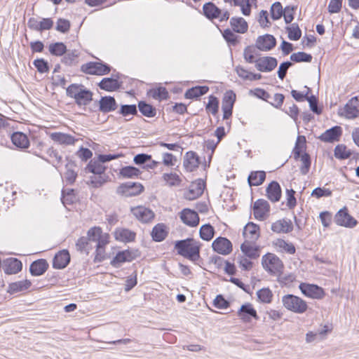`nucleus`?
Listing matches in <instances>:
<instances>
[{"label":"nucleus","instance_id":"obj_1","mask_svg":"<svg viewBox=\"0 0 359 359\" xmlns=\"http://www.w3.org/2000/svg\"><path fill=\"white\" fill-rule=\"evenodd\" d=\"M175 248L178 255L193 262L198 260L200 257V245L194 238L177 241Z\"/></svg>","mask_w":359,"mask_h":359},{"label":"nucleus","instance_id":"obj_2","mask_svg":"<svg viewBox=\"0 0 359 359\" xmlns=\"http://www.w3.org/2000/svg\"><path fill=\"white\" fill-rule=\"evenodd\" d=\"M66 93L68 97L74 98L79 107L87 106L93 100V93L82 84H71L66 88Z\"/></svg>","mask_w":359,"mask_h":359},{"label":"nucleus","instance_id":"obj_3","mask_svg":"<svg viewBox=\"0 0 359 359\" xmlns=\"http://www.w3.org/2000/svg\"><path fill=\"white\" fill-rule=\"evenodd\" d=\"M262 264L266 271L270 275L280 278L284 269L282 260L275 254L267 253L262 258Z\"/></svg>","mask_w":359,"mask_h":359},{"label":"nucleus","instance_id":"obj_4","mask_svg":"<svg viewBox=\"0 0 359 359\" xmlns=\"http://www.w3.org/2000/svg\"><path fill=\"white\" fill-rule=\"evenodd\" d=\"M282 304L288 311L302 314L306 311L308 305L302 298L294 294H285L282 297Z\"/></svg>","mask_w":359,"mask_h":359},{"label":"nucleus","instance_id":"obj_5","mask_svg":"<svg viewBox=\"0 0 359 359\" xmlns=\"http://www.w3.org/2000/svg\"><path fill=\"white\" fill-rule=\"evenodd\" d=\"M301 140H302V145L304 146L306 142L305 137L304 136H298L297 142L295 144V147L294 149V156L295 158H298L301 157V161L302 163V166L300 167V172L302 175H306L311 167V158L309 154L304 153L301 155L302 153V147H300Z\"/></svg>","mask_w":359,"mask_h":359},{"label":"nucleus","instance_id":"obj_6","mask_svg":"<svg viewBox=\"0 0 359 359\" xmlns=\"http://www.w3.org/2000/svg\"><path fill=\"white\" fill-rule=\"evenodd\" d=\"M144 187L139 182H127L119 185L116 189L117 194L124 197H132L140 194Z\"/></svg>","mask_w":359,"mask_h":359},{"label":"nucleus","instance_id":"obj_7","mask_svg":"<svg viewBox=\"0 0 359 359\" xmlns=\"http://www.w3.org/2000/svg\"><path fill=\"white\" fill-rule=\"evenodd\" d=\"M81 70L86 74L102 76L111 71V67L101 62H90L81 66Z\"/></svg>","mask_w":359,"mask_h":359},{"label":"nucleus","instance_id":"obj_8","mask_svg":"<svg viewBox=\"0 0 359 359\" xmlns=\"http://www.w3.org/2000/svg\"><path fill=\"white\" fill-rule=\"evenodd\" d=\"M335 223L341 226L353 228L356 226L357 220L351 216L346 207L339 210L334 217Z\"/></svg>","mask_w":359,"mask_h":359},{"label":"nucleus","instance_id":"obj_9","mask_svg":"<svg viewBox=\"0 0 359 359\" xmlns=\"http://www.w3.org/2000/svg\"><path fill=\"white\" fill-rule=\"evenodd\" d=\"M130 212L138 221L142 223L150 222L155 217L154 212L144 206L131 208Z\"/></svg>","mask_w":359,"mask_h":359},{"label":"nucleus","instance_id":"obj_10","mask_svg":"<svg viewBox=\"0 0 359 359\" xmlns=\"http://www.w3.org/2000/svg\"><path fill=\"white\" fill-rule=\"evenodd\" d=\"M299 288L305 296L313 299H320L325 295L323 289L316 285L302 283Z\"/></svg>","mask_w":359,"mask_h":359},{"label":"nucleus","instance_id":"obj_11","mask_svg":"<svg viewBox=\"0 0 359 359\" xmlns=\"http://www.w3.org/2000/svg\"><path fill=\"white\" fill-rule=\"evenodd\" d=\"M205 187V182L198 179L192 182L189 190L184 193V198L189 201H193L200 197L204 191Z\"/></svg>","mask_w":359,"mask_h":359},{"label":"nucleus","instance_id":"obj_12","mask_svg":"<svg viewBox=\"0 0 359 359\" xmlns=\"http://www.w3.org/2000/svg\"><path fill=\"white\" fill-rule=\"evenodd\" d=\"M278 65L277 60L273 57L265 56L256 60V69L262 72H269L273 70Z\"/></svg>","mask_w":359,"mask_h":359},{"label":"nucleus","instance_id":"obj_13","mask_svg":"<svg viewBox=\"0 0 359 359\" xmlns=\"http://www.w3.org/2000/svg\"><path fill=\"white\" fill-rule=\"evenodd\" d=\"M214 251L219 254L226 255L232 251V244L231 241L224 237L217 238L212 243Z\"/></svg>","mask_w":359,"mask_h":359},{"label":"nucleus","instance_id":"obj_14","mask_svg":"<svg viewBox=\"0 0 359 359\" xmlns=\"http://www.w3.org/2000/svg\"><path fill=\"white\" fill-rule=\"evenodd\" d=\"M276 45V38L268 34L259 36L255 44L256 48L261 51H269L273 48Z\"/></svg>","mask_w":359,"mask_h":359},{"label":"nucleus","instance_id":"obj_15","mask_svg":"<svg viewBox=\"0 0 359 359\" xmlns=\"http://www.w3.org/2000/svg\"><path fill=\"white\" fill-rule=\"evenodd\" d=\"M236 95L232 91L227 92L224 95L222 105L224 119H228L232 115Z\"/></svg>","mask_w":359,"mask_h":359},{"label":"nucleus","instance_id":"obj_16","mask_svg":"<svg viewBox=\"0 0 359 359\" xmlns=\"http://www.w3.org/2000/svg\"><path fill=\"white\" fill-rule=\"evenodd\" d=\"M270 210L269 203L264 199H258L253 205V214L256 219L264 220Z\"/></svg>","mask_w":359,"mask_h":359},{"label":"nucleus","instance_id":"obj_17","mask_svg":"<svg viewBox=\"0 0 359 359\" xmlns=\"http://www.w3.org/2000/svg\"><path fill=\"white\" fill-rule=\"evenodd\" d=\"M238 316L244 323H250L252 318L255 320L259 319L256 310L250 303L243 304L241 306L240 309L238 311Z\"/></svg>","mask_w":359,"mask_h":359},{"label":"nucleus","instance_id":"obj_18","mask_svg":"<svg viewBox=\"0 0 359 359\" xmlns=\"http://www.w3.org/2000/svg\"><path fill=\"white\" fill-rule=\"evenodd\" d=\"M180 219L183 223L189 226H196L199 223L198 213L189 208H185L180 212Z\"/></svg>","mask_w":359,"mask_h":359},{"label":"nucleus","instance_id":"obj_19","mask_svg":"<svg viewBox=\"0 0 359 359\" xmlns=\"http://www.w3.org/2000/svg\"><path fill=\"white\" fill-rule=\"evenodd\" d=\"M50 139L55 142L65 146L74 145L78 140L74 136L60 132H55L50 134Z\"/></svg>","mask_w":359,"mask_h":359},{"label":"nucleus","instance_id":"obj_20","mask_svg":"<svg viewBox=\"0 0 359 359\" xmlns=\"http://www.w3.org/2000/svg\"><path fill=\"white\" fill-rule=\"evenodd\" d=\"M70 262V255L67 250H62L55 254L53 260L54 269H65Z\"/></svg>","mask_w":359,"mask_h":359},{"label":"nucleus","instance_id":"obj_21","mask_svg":"<svg viewBox=\"0 0 359 359\" xmlns=\"http://www.w3.org/2000/svg\"><path fill=\"white\" fill-rule=\"evenodd\" d=\"M342 133V129L340 126H336L322 133L319 139L324 142H333L338 141Z\"/></svg>","mask_w":359,"mask_h":359},{"label":"nucleus","instance_id":"obj_22","mask_svg":"<svg viewBox=\"0 0 359 359\" xmlns=\"http://www.w3.org/2000/svg\"><path fill=\"white\" fill-rule=\"evenodd\" d=\"M199 164V158L196 152L188 151L186 153L184 157L183 165L187 171L192 172L195 170L198 167Z\"/></svg>","mask_w":359,"mask_h":359},{"label":"nucleus","instance_id":"obj_23","mask_svg":"<svg viewBox=\"0 0 359 359\" xmlns=\"http://www.w3.org/2000/svg\"><path fill=\"white\" fill-rule=\"evenodd\" d=\"M271 230L277 233H287L293 230V225L290 219H282L272 223Z\"/></svg>","mask_w":359,"mask_h":359},{"label":"nucleus","instance_id":"obj_24","mask_svg":"<svg viewBox=\"0 0 359 359\" xmlns=\"http://www.w3.org/2000/svg\"><path fill=\"white\" fill-rule=\"evenodd\" d=\"M243 235L245 238V241L255 242L259 237V226L249 222L244 227Z\"/></svg>","mask_w":359,"mask_h":359},{"label":"nucleus","instance_id":"obj_25","mask_svg":"<svg viewBox=\"0 0 359 359\" xmlns=\"http://www.w3.org/2000/svg\"><path fill=\"white\" fill-rule=\"evenodd\" d=\"M117 107L116 100L111 96L102 97L99 101V110L104 114L115 111Z\"/></svg>","mask_w":359,"mask_h":359},{"label":"nucleus","instance_id":"obj_26","mask_svg":"<svg viewBox=\"0 0 359 359\" xmlns=\"http://www.w3.org/2000/svg\"><path fill=\"white\" fill-rule=\"evenodd\" d=\"M241 250L250 259H257L260 255L259 247L256 245L255 242L245 241L241 245Z\"/></svg>","mask_w":359,"mask_h":359},{"label":"nucleus","instance_id":"obj_27","mask_svg":"<svg viewBox=\"0 0 359 359\" xmlns=\"http://www.w3.org/2000/svg\"><path fill=\"white\" fill-rule=\"evenodd\" d=\"M22 268V262L17 258L7 259L3 264V269L6 274H15L20 271Z\"/></svg>","mask_w":359,"mask_h":359},{"label":"nucleus","instance_id":"obj_28","mask_svg":"<svg viewBox=\"0 0 359 359\" xmlns=\"http://www.w3.org/2000/svg\"><path fill=\"white\" fill-rule=\"evenodd\" d=\"M114 236L116 240L118 241L130 243L135 241L136 233L128 229L119 228L115 231Z\"/></svg>","mask_w":359,"mask_h":359},{"label":"nucleus","instance_id":"obj_29","mask_svg":"<svg viewBox=\"0 0 359 359\" xmlns=\"http://www.w3.org/2000/svg\"><path fill=\"white\" fill-rule=\"evenodd\" d=\"M266 196L271 202H277L281 197V188L280 184L276 182L272 181L266 188Z\"/></svg>","mask_w":359,"mask_h":359},{"label":"nucleus","instance_id":"obj_30","mask_svg":"<svg viewBox=\"0 0 359 359\" xmlns=\"http://www.w3.org/2000/svg\"><path fill=\"white\" fill-rule=\"evenodd\" d=\"M48 268L46 259H40L33 262L29 266V271L32 276H39L43 274Z\"/></svg>","mask_w":359,"mask_h":359},{"label":"nucleus","instance_id":"obj_31","mask_svg":"<svg viewBox=\"0 0 359 359\" xmlns=\"http://www.w3.org/2000/svg\"><path fill=\"white\" fill-rule=\"evenodd\" d=\"M203 11L204 15L210 20L219 18L221 15V9L211 1L203 5Z\"/></svg>","mask_w":359,"mask_h":359},{"label":"nucleus","instance_id":"obj_32","mask_svg":"<svg viewBox=\"0 0 359 359\" xmlns=\"http://www.w3.org/2000/svg\"><path fill=\"white\" fill-rule=\"evenodd\" d=\"M358 101V97H352L345 105V116L348 118H355L359 115L358 106L355 104Z\"/></svg>","mask_w":359,"mask_h":359},{"label":"nucleus","instance_id":"obj_33","mask_svg":"<svg viewBox=\"0 0 359 359\" xmlns=\"http://www.w3.org/2000/svg\"><path fill=\"white\" fill-rule=\"evenodd\" d=\"M168 233L166 226L163 223H159L154 226L151 235L154 241L161 242L167 237Z\"/></svg>","mask_w":359,"mask_h":359},{"label":"nucleus","instance_id":"obj_34","mask_svg":"<svg viewBox=\"0 0 359 359\" xmlns=\"http://www.w3.org/2000/svg\"><path fill=\"white\" fill-rule=\"evenodd\" d=\"M133 253L128 250L118 252L111 262V264L118 267L121 264L131 262L134 259Z\"/></svg>","mask_w":359,"mask_h":359},{"label":"nucleus","instance_id":"obj_35","mask_svg":"<svg viewBox=\"0 0 359 359\" xmlns=\"http://www.w3.org/2000/svg\"><path fill=\"white\" fill-rule=\"evenodd\" d=\"M11 141L15 146L20 149H27L29 146L27 136L22 132L13 133L11 135Z\"/></svg>","mask_w":359,"mask_h":359},{"label":"nucleus","instance_id":"obj_36","mask_svg":"<svg viewBox=\"0 0 359 359\" xmlns=\"http://www.w3.org/2000/svg\"><path fill=\"white\" fill-rule=\"evenodd\" d=\"M98 86L100 89L106 91L111 92L118 90L121 84L118 81L113 78H104L98 83Z\"/></svg>","mask_w":359,"mask_h":359},{"label":"nucleus","instance_id":"obj_37","mask_svg":"<svg viewBox=\"0 0 359 359\" xmlns=\"http://www.w3.org/2000/svg\"><path fill=\"white\" fill-rule=\"evenodd\" d=\"M230 25L235 32L240 34L246 32L248 28L247 22L243 18H231Z\"/></svg>","mask_w":359,"mask_h":359},{"label":"nucleus","instance_id":"obj_38","mask_svg":"<svg viewBox=\"0 0 359 359\" xmlns=\"http://www.w3.org/2000/svg\"><path fill=\"white\" fill-rule=\"evenodd\" d=\"M209 90V88L206 86H198L189 88L187 90L184 94V97L187 99H194L198 98L205 94H206Z\"/></svg>","mask_w":359,"mask_h":359},{"label":"nucleus","instance_id":"obj_39","mask_svg":"<svg viewBox=\"0 0 359 359\" xmlns=\"http://www.w3.org/2000/svg\"><path fill=\"white\" fill-rule=\"evenodd\" d=\"M266 178L264 171H252L248 176V182L250 187L262 184Z\"/></svg>","mask_w":359,"mask_h":359},{"label":"nucleus","instance_id":"obj_40","mask_svg":"<svg viewBox=\"0 0 359 359\" xmlns=\"http://www.w3.org/2000/svg\"><path fill=\"white\" fill-rule=\"evenodd\" d=\"M86 169L90 172L98 175L104 174L106 168L98 158L97 160L94 158L89 162Z\"/></svg>","mask_w":359,"mask_h":359},{"label":"nucleus","instance_id":"obj_41","mask_svg":"<svg viewBox=\"0 0 359 359\" xmlns=\"http://www.w3.org/2000/svg\"><path fill=\"white\" fill-rule=\"evenodd\" d=\"M31 285V281L28 280L14 282L9 285L8 291L11 293L22 292L27 290Z\"/></svg>","mask_w":359,"mask_h":359},{"label":"nucleus","instance_id":"obj_42","mask_svg":"<svg viewBox=\"0 0 359 359\" xmlns=\"http://www.w3.org/2000/svg\"><path fill=\"white\" fill-rule=\"evenodd\" d=\"M93 243L85 236L81 237L76 243V248L81 252L89 253V251L93 248Z\"/></svg>","mask_w":359,"mask_h":359},{"label":"nucleus","instance_id":"obj_43","mask_svg":"<svg viewBox=\"0 0 359 359\" xmlns=\"http://www.w3.org/2000/svg\"><path fill=\"white\" fill-rule=\"evenodd\" d=\"M273 243L276 248L290 255H294L296 252L294 245L292 243H287L283 239H276Z\"/></svg>","mask_w":359,"mask_h":359},{"label":"nucleus","instance_id":"obj_44","mask_svg":"<svg viewBox=\"0 0 359 359\" xmlns=\"http://www.w3.org/2000/svg\"><path fill=\"white\" fill-rule=\"evenodd\" d=\"M138 108L141 114L147 117L152 118L156 114V108L144 101L139 102Z\"/></svg>","mask_w":359,"mask_h":359},{"label":"nucleus","instance_id":"obj_45","mask_svg":"<svg viewBox=\"0 0 359 359\" xmlns=\"http://www.w3.org/2000/svg\"><path fill=\"white\" fill-rule=\"evenodd\" d=\"M215 233V229L210 224L202 225L199 230V234L201 239L204 241H210Z\"/></svg>","mask_w":359,"mask_h":359},{"label":"nucleus","instance_id":"obj_46","mask_svg":"<svg viewBox=\"0 0 359 359\" xmlns=\"http://www.w3.org/2000/svg\"><path fill=\"white\" fill-rule=\"evenodd\" d=\"M49 52L55 56H62L67 51V47L62 42L50 43L48 46Z\"/></svg>","mask_w":359,"mask_h":359},{"label":"nucleus","instance_id":"obj_47","mask_svg":"<svg viewBox=\"0 0 359 359\" xmlns=\"http://www.w3.org/2000/svg\"><path fill=\"white\" fill-rule=\"evenodd\" d=\"M119 174L124 178H134L138 177L141 172L135 167L125 166L120 170Z\"/></svg>","mask_w":359,"mask_h":359},{"label":"nucleus","instance_id":"obj_48","mask_svg":"<svg viewBox=\"0 0 359 359\" xmlns=\"http://www.w3.org/2000/svg\"><path fill=\"white\" fill-rule=\"evenodd\" d=\"M162 178L166 182V184L170 187H177L182 182V180L177 173H164Z\"/></svg>","mask_w":359,"mask_h":359},{"label":"nucleus","instance_id":"obj_49","mask_svg":"<svg viewBox=\"0 0 359 359\" xmlns=\"http://www.w3.org/2000/svg\"><path fill=\"white\" fill-rule=\"evenodd\" d=\"M289 39L297 41L301 38L302 31L297 23H292L290 26L286 27Z\"/></svg>","mask_w":359,"mask_h":359},{"label":"nucleus","instance_id":"obj_50","mask_svg":"<svg viewBox=\"0 0 359 359\" xmlns=\"http://www.w3.org/2000/svg\"><path fill=\"white\" fill-rule=\"evenodd\" d=\"M257 296L259 302L269 304L272 301L273 293L269 288H262L257 292Z\"/></svg>","mask_w":359,"mask_h":359},{"label":"nucleus","instance_id":"obj_51","mask_svg":"<svg viewBox=\"0 0 359 359\" xmlns=\"http://www.w3.org/2000/svg\"><path fill=\"white\" fill-rule=\"evenodd\" d=\"M205 109L207 112H210L212 115L215 116L219 109V100L214 95L209 96V100L206 104Z\"/></svg>","mask_w":359,"mask_h":359},{"label":"nucleus","instance_id":"obj_52","mask_svg":"<svg viewBox=\"0 0 359 359\" xmlns=\"http://www.w3.org/2000/svg\"><path fill=\"white\" fill-rule=\"evenodd\" d=\"M46 154L50 158H53L51 163L53 166L57 168L62 164V157L55 149L53 147L48 148L46 151Z\"/></svg>","mask_w":359,"mask_h":359},{"label":"nucleus","instance_id":"obj_53","mask_svg":"<svg viewBox=\"0 0 359 359\" xmlns=\"http://www.w3.org/2000/svg\"><path fill=\"white\" fill-rule=\"evenodd\" d=\"M312 58L313 57L311 54L305 52H297L290 55V60L295 62H311Z\"/></svg>","mask_w":359,"mask_h":359},{"label":"nucleus","instance_id":"obj_54","mask_svg":"<svg viewBox=\"0 0 359 359\" xmlns=\"http://www.w3.org/2000/svg\"><path fill=\"white\" fill-rule=\"evenodd\" d=\"M351 155L350 150L347 149L345 145L339 144L337 145L334 149V156L339 159H346Z\"/></svg>","mask_w":359,"mask_h":359},{"label":"nucleus","instance_id":"obj_55","mask_svg":"<svg viewBox=\"0 0 359 359\" xmlns=\"http://www.w3.org/2000/svg\"><path fill=\"white\" fill-rule=\"evenodd\" d=\"M284 8L279 1H276L271 5V16L274 20H279L283 13Z\"/></svg>","mask_w":359,"mask_h":359},{"label":"nucleus","instance_id":"obj_56","mask_svg":"<svg viewBox=\"0 0 359 359\" xmlns=\"http://www.w3.org/2000/svg\"><path fill=\"white\" fill-rule=\"evenodd\" d=\"M74 201V189H67L62 191V202L64 205H71Z\"/></svg>","mask_w":359,"mask_h":359},{"label":"nucleus","instance_id":"obj_57","mask_svg":"<svg viewBox=\"0 0 359 359\" xmlns=\"http://www.w3.org/2000/svg\"><path fill=\"white\" fill-rule=\"evenodd\" d=\"M233 5L241 7L242 13L244 15H250L251 12V3L250 0H233Z\"/></svg>","mask_w":359,"mask_h":359},{"label":"nucleus","instance_id":"obj_58","mask_svg":"<svg viewBox=\"0 0 359 359\" xmlns=\"http://www.w3.org/2000/svg\"><path fill=\"white\" fill-rule=\"evenodd\" d=\"M102 231L100 227L94 226L88 231L86 237L90 240V241L95 243L102 236Z\"/></svg>","mask_w":359,"mask_h":359},{"label":"nucleus","instance_id":"obj_59","mask_svg":"<svg viewBox=\"0 0 359 359\" xmlns=\"http://www.w3.org/2000/svg\"><path fill=\"white\" fill-rule=\"evenodd\" d=\"M72 165L71 163L66 165L67 170L65 173V180L69 184H74L77 177V172L71 168Z\"/></svg>","mask_w":359,"mask_h":359},{"label":"nucleus","instance_id":"obj_60","mask_svg":"<svg viewBox=\"0 0 359 359\" xmlns=\"http://www.w3.org/2000/svg\"><path fill=\"white\" fill-rule=\"evenodd\" d=\"M256 50L252 46H247L243 51L245 60L248 63H255Z\"/></svg>","mask_w":359,"mask_h":359},{"label":"nucleus","instance_id":"obj_61","mask_svg":"<svg viewBox=\"0 0 359 359\" xmlns=\"http://www.w3.org/2000/svg\"><path fill=\"white\" fill-rule=\"evenodd\" d=\"M119 113L123 116L128 115H136L137 109L135 104H123L121 106Z\"/></svg>","mask_w":359,"mask_h":359},{"label":"nucleus","instance_id":"obj_62","mask_svg":"<svg viewBox=\"0 0 359 359\" xmlns=\"http://www.w3.org/2000/svg\"><path fill=\"white\" fill-rule=\"evenodd\" d=\"M223 37L230 46H236L238 43V36L231 29H226L223 32Z\"/></svg>","mask_w":359,"mask_h":359},{"label":"nucleus","instance_id":"obj_63","mask_svg":"<svg viewBox=\"0 0 359 359\" xmlns=\"http://www.w3.org/2000/svg\"><path fill=\"white\" fill-rule=\"evenodd\" d=\"M33 64L39 73L43 74L49 71L48 63L43 58L35 60Z\"/></svg>","mask_w":359,"mask_h":359},{"label":"nucleus","instance_id":"obj_64","mask_svg":"<svg viewBox=\"0 0 359 359\" xmlns=\"http://www.w3.org/2000/svg\"><path fill=\"white\" fill-rule=\"evenodd\" d=\"M296 9L295 6H286L283 10V16L284 17V20L285 23H290L294 19V13Z\"/></svg>","mask_w":359,"mask_h":359}]
</instances>
